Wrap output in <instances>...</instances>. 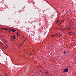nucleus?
<instances>
[{"mask_svg":"<svg viewBox=\"0 0 76 76\" xmlns=\"http://www.w3.org/2000/svg\"><path fill=\"white\" fill-rule=\"evenodd\" d=\"M56 23H57V22H56Z\"/></svg>","mask_w":76,"mask_h":76,"instance_id":"393cba45","label":"nucleus"},{"mask_svg":"<svg viewBox=\"0 0 76 76\" xmlns=\"http://www.w3.org/2000/svg\"><path fill=\"white\" fill-rule=\"evenodd\" d=\"M64 53H66V52L65 51H64Z\"/></svg>","mask_w":76,"mask_h":76,"instance_id":"6ab92c4d","label":"nucleus"},{"mask_svg":"<svg viewBox=\"0 0 76 76\" xmlns=\"http://www.w3.org/2000/svg\"><path fill=\"white\" fill-rule=\"evenodd\" d=\"M11 31H12L13 32H15V31H16V30H14V29H13L12 30H11Z\"/></svg>","mask_w":76,"mask_h":76,"instance_id":"7ed1b4c3","label":"nucleus"},{"mask_svg":"<svg viewBox=\"0 0 76 76\" xmlns=\"http://www.w3.org/2000/svg\"><path fill=\"white\" fill-rule=\"evenodd\" d=\"M68 72V69L66 68L64 70V72L65 73L66 72Z\"/></svg>","mask_w":76,"mask_h":76,"instance_id":"f257e3e1","label":"nucleus"},{"mask_svg":"<svg viewBox=\"0 0 76 76\" xmlns=\"http://www.w3.org/2000/svg\"><path fill=\"white\" fill-rule=\"evenodd\" d=\"M11 38H12V39H14V38H13V37H12V36H11Z\"/></svg>","mask_w":76,"mask_h":76,"instance_id":"9b49d317","label":"nucleus"},{"mask_svg":"<svg viewBox=\"0 0 76 76\" xmlns=\"http://www.w3.org/2000/svg\"><path fill=\"white\" fill-rule=\"evenodd\" d=\"M64 30H62V31H64Z\"/></svg>","mask_w":76,"mask_h":76,"instance_id":"dca6fc26","label":"nucleus"},{"mask_svg":"<svg viewBox=\"0 0 76 76\" xmlns=\"http://www.w3.org/2000/svg\"><path fill=\"white\" fill-rule=\"evenodd\" d=\"M16 34L17 35V36H18V33H17Z\"/></svg>","mask_w":76,"mask_h":76,"instance_id":"4be33fe9","label":"nucleus"},{"mask_svg":"<svg viewBox=\"0 0 76 76\" xmlns=\"http://www.w3.org/2000/svg\"><path fill=\"white\" fill-rule=\"evenodd\" d=\"M10 32H11V31H10Z\"/></svg>","mask_w":76,"mask_h":76,"instance_id":"b1692460","label":"nucleus"},{"mask_svg":"<svg viewBox=\"0 0 76 76\" xmlns=\"http://www.w3.org/2000/svg\"><path fill=\"white\" fill-rule=\"evenodd\" d=\"M10 30H12V29L11 28H9Z\"/></svg>","mask_w":76,"mask_h":76,"instance_id":"4468645a","label":"nucleus"},{"mask_svg":"<svg viewBox=\"0 0 76 76\" xmlns=\"http://www.w3.org/2000/svg\"><path fill=\"white\" fill-rule=\"evenodd\" d=\"M14 39H16V37H15V36H14Z\"/></svg>","mask_w":76,"mask_h":76,"instance_id":"1a4fd4ad","label":"nucleus"},{"mask_svg":"<svg viewBox=\"0 0 76 76\" xmlns=\"http://www.w3.org/2000/svg\"><path fill=\"white\" fill-rule=\"evenodd\" d=\"M61 22H63V20L62 21H61Z\"/></svg>","mask_w":76,"mask_h":76,"instance_id":"412c9836","label":"nucleus"},{"mask_svg":"<svg viewBox=\"0 0 76 76\" xmlns=\"http://www.w3.org/2000/svg\"><path fill=\"white\" fill-rule=\"evenodd\" d=\"M6 76H7V74H6Z\"/></svg>","mask_w":76,"mask_h":76,"instance_id":"f3484780","label":"nucleus"},{"mask_svg":"<svg viewBox=\"0 0 76 76\" xmlns=\"http://www.w3.org/2000/svg\"><path fill=\"white\" fill-rule=\"evenodd\" d=\"M1 31H2V30H1Z\"/></svg>","mask_w":76,"mask_h":76,"instance_id":"a878e982","label":"nucleus"},{"mask_svg":"<svg viewBox=\"0 0 76 76\" xmlns=\"http://www.w3.org/2000/svg\"><path fill=\"white\" fill-rule=\"evenodd\" d=\"M4 29L5 30H6V31H7V28H4Z\"/></svg>","mask_w":76,"mask_h":76,"instance_id":"0eeeda50","label":"nucleus"},{"mask_svg":"<svg viewBox=\"0 0 76 76\" xmlns=\"http://www.w3.org/2000/svg\"><path fill=\"white\" fill-rule=\"evenodd\" d=\"M24 41H25V40L23 42V43H22V44H21V45H20V46H19V47H20V46H22V44H23V42H24Z\"/></svg>","mask_w":76,"mask_h":76,"instance_id":"39448f33","label":"nucleus"},{"mask_svg":"<svg viewBox=\"0 0 76 76\" xmlns=\"http://www.w3.org/2000/svg\"><path fill=\"white\" fill-rule=\"evenodd\" d=\"M70 33H72V32H69V33H68V34H69V35H71V34H70Z\"/></svg>","mask_w":76,"mask_h":76,"instance_id":"6e6552de","label":"nucleus"},{"mask_svg":"<svg viewBox=\"0 0 76 76\" xmlns=\"http://www.w3.org/2000/svg\"><path fill=\"white\" fill-rule=\"evenodd\" d=\"M30 54L31 55V54H32V53H30Z\"/></svg>","mask_w":76,"mask_h":76,"instance_id":"aec40b11","label":"nucleus"},{"mask_svg":"<svg viewBox=\"0 0 76 76\" xmlns=\"http://www.w3.org/2000/svg\"><path fill=\"white\" fill-rule=\"evenodd\" d=\"M52 37H54V35H52Z\"/></svg>","mask_w":76,"mask_h":76,"instance_id":"ddd939ff","label":"nucleus"},{"mask_svg":"<svg viewBox=\"0 0 76 76\" xmlns=\"http://www.w3.org/2000/svg\"><path fill=\"white\" fill-rule=\"evenodd\" d=\"M58 36H61H61H62V34H58Z\"/></svg>","mask_w":76,"mask_h":76,"instance_id":"423d86ee","label":"nucleus"},{"mask_svg":"<svg viewBox=\"0 0 76 76\" xmlns=\"http://www.w3.org/2000/svg\"><path fill=\"white\" fill-rule=\"evenodd\" d=\"M68 13V12H66V13H65V14H67Z\"/></svg>","mask_w":76,"mask_h":76,"instance_id":"f8f14e48","label":"nucleus"},{"mask_svg":"<svg viewBox=\"0 0 76 76\" xmlns=\"http://www.w3.org/2000/svg\"><path fill=\"white\" fill-rule=\"evenodd\" d=\"M45 73H46V74H47V75H48V72H45Z\"/></svg>","mask_w":76,"mask_h":76,"instance_id":"9d476101","label":"nucleus"},{"mask_svg":"<svg viewBox=\"0 0 76 76\" xmlns=\"http://www.w3.org/2000/svg\"><path fill=\"white\" fill-rule=\"evenodd\" d=\"M71 28H65V30H70V29H71Z\"/></svg>","mask_w":76,"mask_h":76,"instance_id":"f03ea898","label":"nucleus"},{"mask_svg":"<svg viewBox=\"0 0 76 76\" xmlns=\"http://www.w3.org/2000/svg\"><path fill=\"white\" fill-rule=\"evenodd\" d=\"M19 35H20V34H18Z\"/></svg>","mask_w":76,"mask_h":76,"instance_id":"5701e85b","label":"nucleus"},{"mask_svg":"<svg viewBox=\"0 0 76 76\" xmlns=\"http://www.w3.org/2000/svg\"><path fill=\"white\" fill-rule=\"evenodd\" d=\"M55 36H57L58 35V34H57V33H55Z\"/></svg>","mask_w":76,"mask_h":76,"instance_id":"20e7f679","label":"nucleus"},{"mask_svg":"<svg viewBox=\"0 0 76 76\" xmlns=\"http://www.w3.org/2000/svg\"><path fill=\"white\" fill-rule=\"evenodd\" d=\"M1 29H4V28H1Z\"/></svg>","mask_w":76,"mask_h":76,"instance_id":"a211bd4d","label":"nucleus"},{"mask_svg":"<svg viewBox=\"0 0 76 76\" xmlns=\"http://www.w3.org/2000/svg\"><path fill=\"white\" fill-rule=\"evenodd\" d=\"M61 23H60L59 24V25H60V24H61Z\"/></svg>","mask_w":76,"mask_h":76,"instance_id":"2eb2a0df","label":"nucleus"}]
</instances>
